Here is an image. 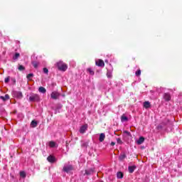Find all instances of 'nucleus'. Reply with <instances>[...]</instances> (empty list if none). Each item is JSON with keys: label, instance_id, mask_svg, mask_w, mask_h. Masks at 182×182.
Segmentation results:
<instances>
[{"label": "nucleus", "instance_id": "37", "mask_svg": "<svg viewBox=\"0 0 182 182\" xmlns=\"http://www.w3.org/2000/svg\"><path fill=\"white\" fill-rule=\"evenodd\" d=\"M105 62H107V60H105Z\"/></svg>", "mask_w": 182, "mask_h": 182}, {"label": "nucleus", "instance_id": "12", "mask_svg": "<svg viewBox=\"0 0 182 182\" xmlns=\"http://www.w3.org/2000/svg\"><path fill=\"white\" fill-rule=\"evenodd\" d=\"M0 99H1L3 102H6V100H9V95L6 94L5 96H0Z\"/></svg>", "mask_w": 182, "mask_h": 182}, {"label": "nucleus", "instance_id": "27", "mask_svg": "<svg viewBox=\"0 0 182 182\" xmlns=\"http://www.w3.org/2000/svg\"><path fill=\"white\" fill-rule=\"evenodd\" d=\"M136 76H140V75H141V70H138L136 73H135Z\"/></svg>", "mask_w": 182, "mask_h": 182}, {"label": "nucleus", "instance_id": "21", "mask_svg": "<svg viewBox=\"0 0 182 182\" xmlns=\"http://www.w3.org/2000/svg\"><path fill=\"white\" fill-rule=\"evenodd\" d=\"M123 176H124V174L121 171L117 172V178H123Z\"/></svg>", "mask_w": 182, "mask_h": 182}, {"label": "nucleus", "instance_id": "34", "mask_svg": "<svg viewBox=\"0 0 182 182\" xmlns=\"http://www.w3.org/2000/svg\"><path fill=\"white\" fill-rule=\"evenodd\" d=\"M116 144V143L115 142H111V146H114Z\"/></svg>", "mask_w": 182, "mask_h": 182}, {"label": "nucleus", "instance_id": "23", "mask_svg": "<svg viewBox=\"0 0 182 182\" xmlns=\"http://www.w3.org/2000/svg\"><path fill=\"white\" fill-rule=\"evenodd\" d=\"M55 146H56V143H55V141H50L49 142V146L50 147L53 148V147H55Z\"/></svg>", "mask_w": 182, "mask_h": 182}, {"label": "nucleus", "instance_id": "16", "mask_svg": "<svg viewBox=\"0 0 182 182\" xmlns=\"http://www.w3.org/2000/svg\"><path fill=\"white\" fill-rule=\"evenodd\" d=\"M38 92H40V93H46V89L43 87H40L38 88Z\"/></svg>", "mask_w": 182, "mask_h": 182}, {"label": "nucleus", "instance_id": "33", "mask_svg": "<svg viewBox=\"0 0 182 182\" xmlns=\"http://www.w3.org/2000/svg\"><path fill=\"white\" fill-rule=\"evenodd\" d=\"M18 69H25V67L23 65H19Z\"/></svg>", "mask_w": 182, "mask_h": 182}, {"label": "nucleus", "instance_id": "6", "mask_svg": "<svg viewBox=\"0 0 182 182\" xmlns=\"http://www.w3.org/2000/svg\"><path fill=\"white\" fill-rule=\"evenodd\" d=\"M164 99L165 102H170L171 100V95L168 92L164 93Z\"/></svg>", "mask_w": 182, "mask_h": 182}, {"label": "nucleus", "instance_id": "1", "mask_svg": "<svg viewBox=\"0 0 182 182\" xmlns=\"http://www.w3.org/2000/svg\"><path fill=\"white\" fill-rule=\"evenodd\" d=\"M29 102H40L41 97L38 94H31L28 99Z\"/></svg>", "mask_w": 182, "mask_h": 182}, {"label": "nucleus", "instance_id": "24", "mask_svg": "<svg viewBox=\"0 0 182 182\" xmlns=\"http://www.w3.org/2000/svg\"><path fill=\"white\" fill-rule=\"evenodd\" d=\"M87 73H90V75H91L92 76H93V75H95V71H93V70H92V69H87Z\"/></svg>", "mask_w": 182, "mask_h": 182}, {"label": "nucleus", "instance_id": "9", "mask_svg": "<svg viewBox=\"0 0 182 182\" xmlns=\"http://www.w3.org/2000/svg\"><path fill=\"white\" fill-rule=\"evenodd\" d=\"M136 166H128V171L130 174L133 173L134 171L136 170Z\"/></svg>", "mask_w": 182, "mask_h": 182}, {"label": "nucleus", "instance_id": "36", "mask_svg": "<svg viewBox=\"0 0 182 182\" xmlns=\"http://www.w3.org/2000/svg\"><path fill=\"white\" fill-rule=\"evenodd\" d=\"M43 69H46V68H43Z\"/></svg>", "mask_w": 182, "mask_h": 182}, {"label": "nucleus", "instance_id": "18", "mask_svg": "<svg viewBox=\"0 0 182 182\" xmlns=\"http://www.w3.org/2000/svg\"><path fill=\"white\" fill-rule=\"evenodd\" d=\"M16 95L18 99H22V97H23V95H22L21 92H17Z\"/></svg>", "mask_w": 182, "mask_h": 182}, {"label": "nucleus", "instance_id": "17", "mask_svg": "<svg viewBox=\"0 0 182 182\" xmlns=\"http://www.w3.org/2000/svg\"><path fill=\"white\" fill-rule=\"evenodd\" d=\"M31 127H36L38 126V122L33 120L31 122Z\"/></svg>", "mask_w": 182, "mask_h": 182}, {"label": "nucleus", "instance_id": "25", "mask_svg": "<svg viewBox=\"0 0 182 182\" xmlns=\"http://www.w3.org/2000/svg\"><path fill=\"white\" fill-rule=\"evenodd\" d=\"M19 56H20L19 53H16L14 55L13 59H14V60H16V59H18V58H19Z\"/></svg>", "mask_w": 182, "mask_h": 182}, {"label": "nucleus", "instance_id": "29", "mask_svg": "<svg viewBox=\"0 0 182 182\" xmlns=\"http://www.w3.org/2000/svg\"><path fill=\"white\" fill-rule=\"evenodd\" d=\"M20 176L21 177H26V174L23 171L20 172Z\"/></svg>", "mask_w": 182, "mask_h": 182}, {"label": "nucleus", "instance_id": "4", "mask_svg": "<svg viewBox=\"0 0 182 182\" xmlns=\"http://www.w3.org/2000/svg\"><path fill=\"white\" fill-rule=\"evenodd\" d=\"M73 170V166L72 165L65 166L63 168V171H64L65 173H69Z\"/></svg>", "mask_w": 182, "mask_h": 182}, {"label": "nucleus", "instance_id": "35", "mask_svg": "<svg viewBox=\"0 0 182 182\" xmlns=\"http://www.w3.org/2000/svg\"><path fill=\"white\" fill-rule=\"evenodd\" d=\"M61 70H62L63 72H65V71L66 70V69H61Z\"/></svg>", "mask_w": 182, "mask_h": 182}, {"label": "nucleus", "instance_id": "32", "mask_svg": "<svg viewBox=\"0 0 182 182\" xmlns=\"http://www.w3.org/2000/svg\"><path fill=\"white\" fill-rule=\"evenodd\" d=\"M124 134H127V136H130V132L129 131H124Z\"/></svg>", "mask_w": 182, "mask_h": 182}, {"label": "nucleus", "instance_id": "8", "mask_svg": "<svg viewBox=\"0 0 182 182\" xmlns=\"http://www.w3.org/2000/svg\"><path fill=\"white\" fill-rule=\"evenodd\" d=\"M47 160L49 163H55V161H56V158L52 155H50L48 156Z\"/></svg>", "mask_w": 182, "mask_h": 182}, {"label": "nucleus", "instance_id": "19", "mask_svg": "<svg viewBox=\"0 0 182 182\" xmlns=\"http://www.w3.org/2000/svg\"><path fill=\"white\" fill-rule=\"evenodd\" d=\"M127 156L125 155V154H122L119 155V159L120 160V161H122V160H124V159H126Z\"/></svg>", "mask_w": 182, "mask_h": 182}, {"label": "nucleus", "instance_id": "7", "mask_svg": "<svg viewBox=\"0 0 182 182\" xmlns=\"http://www.w3.org/2000/svg\"><path fill=\"white\" fill-rule=\"evenodd\" d=\"M86 130H87V124H84L80 128V133H81V134H85Z\"/></svg>", "mask_w": 182, "mask_h": 182}, {"label": "nucleus", "instance_id": "26", "mask_svg": "<svg viewBox=\"0 0 182 182\" xmlns=\"http://www.w3.org/2000/svg\"><path fill=\"white\" fill-rule=\"evenodd\" d=\"M33 76V73H30L28 75H27L26 76V78L28 80H31V79H32V77Z\"/></svg>", "mask_w": 182, "mask_h": 182}, {"label": "nucleus", "instance_id": "20", "mask_svg": "<svg viewBox=\"0 0 182 182\" xmlns=\"http://www.w3.org/2000/svg\"><path fill=\"white\" fill-rule=\"evenodd\" d=\"M112 70H108L107 72V76L109 79H112Z\"/></svg>", "mask_w": 182, "mask_h": 182}, {"label": "nucleus", "instance_id": "15", "mask_svg": "<svg viewBox=\"0 0 182 182\" xmlns=\"http://www.w3.org/2000/svg\"><path fill=\"white\" fill-rule=\"evenodd\" d=\"M136 143L137 144H142V143H144V137H139V140L136 141Z\"/></svg>", "mask_w": 182, "mask_h": 182}, {"label": "nucleus", "instance_id": "3", "mask_svg": "<svg viewBox=\"0 0 182 182\" xmlns=\"http://www.w3.org/2000/svg\"><path fill=\"white\" fill-rule=\"evenodd\" d=\"M50 96L51 99H53L54 100H58V99H59V97H60V93L54 91L51 93Z\"/></svg>", "mask_w": 182, "mask_h": 182}, {"label": "nucleus", "instance_id": "2", "mask_svg": "<svg viewBox=\"0 0 182 182\" xmlns=\"http://www.w3.org/2000/svg\"><path fill=\"white\" fill-rule=\"evenodd\" d=\"M56 68L58 69H68V65L63 63V61H59L55 64Z\"/></svg>", "mask_w": 182, "mask_h": 182}, {"label": "nucleus", "instance_id": "22", "mask_svg": "<svg viewBox=\"0 0 182 182\" xmlns=\"http://www.w3.org/2000/svg\"><path fill=\"white\" fill-rule=\"evenodd\" d=\"M127 120H129V118H127V117L122 115L121 117V121L122 122H127Z\"/></svg>", "mask_w": 182, "mask_h": 182}, {"label": "nucleus", "instance_id": "31", "mask_svg": "<svg viewBox=\"0 0 182 182\" xmlns=\"http://www.w3.org/2000/svg\"><path fill=\"white\" fill-rule=\"evenodd\" d=\"M4 82L5 83H8L9 82V77L5 78Z\"/></svg>", "mask_w": 182, "mask_h": 182}, {"label": "nucleus", "instance_id": "14", "mask_svg": "<svg viewBox=\"0 0 182 182\" xmlns=\"http://www.w3.org/2000/svg\"><path fill=\"white\" fill-rule=\"evenodd\" d=\"M31 65H32V66H33V68H35V69L39 68V63L37 62V61H33V62L31 63Z\"/></svg>", "mask_w": 182, "mask_h": 182}, {"label": "nucleus", "instance_id": "13", "mask_svg": "<svg viewBox=\"0 0 182 182\" xmlns=\"http://www.w3.org/2000/svg\"><path fill=\"white\" fill-rule=\"evenodd\" d=\"M92 173H95V168H90L88 171H85V174H87V176H90V174H92Z\"/></svg>", "mask_w": 182, "mask_h": 182}, {"label": "nucleus", "instance_id": "28", "mask_svg": "<svg viewBox=\"0 0 182 182\" xmlns=\"http://www.w3.org/2000/svg\"><path fill=\"white\" fill-rule=\"evenodd\" d=\"M117 141L118 144H123V141H122V139L120 138L117 139Z\"/></svg>", "mask_w": 182, "mask_h": 182}, {"label": "nucleus", "instance_id": "10", "mask_svg": "<svg viewBox=\"0 0 182 182\" xmlns=\"http://www.w3.org/2000/svg\"><path fill=\"white\" fill-rule=\"evenodd\" d=\"M105 139H106V134H105V133H101L100 134V138H99V141L101 143H103V141H105Z\"/></svg>", "mask_w": 182, "mask_h": 182}, {"label": "nucleus", "instance_id": "30", "mask_svg": "<svg viewBox=\"0 0 182 182\" xmlns=\"http://www.w3.org/2000/svg\"><path fill=\"white\" fill-rule=\"evenodd\" d=\"M43 73H46V75H48V73H49V70L48 69H43Z\"/></svg>", "mask_w": 182, "mask_h": 182}, {"label": "nucleus", "instance_id": "5", "mask_svg": "<svg viewBox=\"0 0 182 182\" xmlns=\"http://www.w3.org/2000/svg\"><path fill=\"white\" fill-rule=\"evenodd\" d=\"M95 65H97V66H99L100 68H104L105 67V61H103V60L97 59L95 60Z\"/></svg>", "mask_w": 182, "mask_h": 182}, {"label": "nucleus", "instance_id": "11", "mask_svg": "<svg viewBox=\"0 0 182 182\" xmlns=\"http://www.w3.org/2000/svg\"><path fill=\"white\" fill-rule=\"evenodd\" d=\"M144 107L145 109H150L151 107V105L150 104V102L146 101L144 102Z\"/></svg>", "mask_w": 182, "mask_h": 182}]
</instances>
